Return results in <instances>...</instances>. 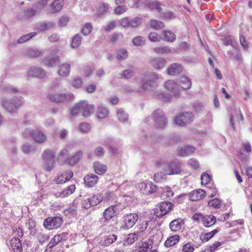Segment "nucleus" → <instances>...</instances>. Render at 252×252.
<instances>
[{
	"label": "nucleus",
	"instance_id": "7ed1b4c3",
	"mask_svg": "<svg viewBox=\"0 0 252 252\" xmlns=\"http://www.w3.org/2000/svg\"><path fill=\"white\" fill-rule=\"evenodd\" d=\"M24 98L22 96L12 98L3 97L1 99V105L9 113L14 112L24 103Z\"/></svg>",
	"mask_w": 252,
	"mask_h": 252
},
{
	"label": "nucleus",
	"instance_id": "69168bd1",
	"mask_svg": "<svg viewBox=\"0 0 252 252\" xmlns=\"http://www.w3.org/2000/svg\"><path fill=\"white\" fill-rule=\"evenodd\" d=\"M141 23L142 19L140 18L134 17L129 19V27L137 28L141 24Z\"/></svg>",
	"mask_w": 252,
	"mask_h": 252
},
{
	"label": "nucleus",
	"instance_id": "39448f33",
	"mask_svg": "<svg viewBox=\"0 0 252 252\" xmlns=\"http://www.w3.org/2000/svg\"><path fill=\"white\" fill-rule=\"evenodd\" d=\"M194 115L189 112H185L176 116L174 120L176 125L185 127L190 124L193 120Z\"/></svg>",
	"mask_w": 252,
	"mask_h": 252
},
{
	"label": "nucleus",
	"instance_id": "4be33fe9",
	"mask_svg": "<svg viewBox=\"0 0 252 252\" xmlns=\"http://www.w3.org/2000/svg\"><path fill=\"white\" fill-rule=\"evenodd\" d=\"M205 195V191L202 189L194 190L189 194L190 199L194 201L203 199Z\"/></svg>",
	"mask_w": 252,
	"mask_h": 252
},
{
	"label": "nucleus",
	"instance_id": "412c9836",
	"mask_svg": "<svg viewBox=\"0 0 252 252\" xmlns=\"http://www.w3.org/2000/svg\"><path fill=\"white\" fill-rule=\"evenodd\" d=\"M77 204L78 201H75L71 206L65 209L64 211L65 215L69 218L74 217L77 215L78 212H81L80 207Z\"/></svg>",
	"mask_w": 252,
	"mask_h": 252
},
{
	"label": "nucleus",
	"instance_id": "09e8293b",
	"mask_svg": "<svg viewBox=\"0 0 252 252\" xmlns=\"http://www.w3.org/2000/svg\"><path fill=\"white\" fill-rule=\"evenodd\" d=\"M117 116L118 120L122 123L126 122L128 120V114L121 108L117 110Z\"/></svg>",
	"mask_w": 252,
	"mask_h": 252
},
{
	"label": "nucleus",
	"instance_id": "e433bc0d",
	"mask_svg": "<svg viewBox=\"0 0 252 252\" xmlns=\"http://www.w3.org/2000/svg\"><path fill=\"white\" fill-rule=\"evenodd\" d=\"M194 251V245L191 242H188L183 243L178 252H193Z\"/></svg>",
	"mask_w": 252,
	"mask_h": 252
},
{
	"label": "nucleus",
	"instance_id": "cd10ccee",
	"mask_svg": "<svg viewBox=\"0 0 252 252\" xmlns=\"http://www.w3.org/2000/svg\"><path fill=\"white\" fill-rule=\"evenodd\" d=\"M55 23L51 21L44 22L39 23L36 27V29L40 32L49 30L54 28Z\"/></svg>",
	"mask_w": 252,
	"mask_h": 252
},
{
	"label": "nucleus",
	"instance_id": "f8f14e48",
	"mask_svg": "<svg viewBox=\"0 0 252 252\" xmlns=\"http://www.w3.org/2000/svg\"><path fill=\"white\" fill-rule=\"evenodd\" d=\"M173 204L169 202H161L157 207L155 214L158 217L166 215L172 208Z\"/></svg>",
	"mask_w": 252,
	"mask_h": 252
},
{
	"label": "nucleus",
	"instance_id": "f704fd0d",
	"mask_svg": "<svg viewBox=\"0 0 252 252\" xmlns=\"http://www.w3.org/2000/svg\"><path fill=\"white\" fill-rule=\"evenodd\" d=\"M179 82L180 85H179V86L180 90L182 89H188L191 87V81L186 76H182L181 77Z\"/></svg>",
	"mask_w": 252,
	"mask_h": 252
},
{
	"label": "nucleus",
	"instance_id": "f3484780",
	"mask_svg": "<svg viewBox=\"0 0 252 252\" xmlns=\"http://www.w3.org/2000/svg\"><path fill=\"white\" fill-rule=\"evenodd\" d=\"M67 235L68 234L66 233H62L61 234L55 235L47 245V249L52 250L53 247L60 242L65 241Z\"/></svg>",
	"mask_w": 252,
	"mask_h": 252
},
{
	"label": "nucleus",
	"instance_id": "5fc2aeb1",
	"mask_svg": "<svg viewBox=\"0 0 252 252\" xmlns=\"http://www.w3.org/2000/svg\"><path fill=\"white\" fill-rule=\"evenodd\" d=\"M155 97L157 98L162 101H168L171 99V96L168 94H163L159 91L154 92L153 94Z\"/></svg>",
	"mask_w": 252,
	"mask_h": 252
},
{
	"label": "nucleus",
	"instance_id": "b1692460",
	"mask_svg": "<svg viewBox=\"0 0 252 252\" xmlns=\"http://www.w3.org/2000/svg\"><path fill=\"white\" fill-rule=\"evenodd\" d=\"M75 189V185H71L63 190L56 192L55 195L56 197L64 198L73 193Z\"/></svg>",
	"mask_w": 252,
	"mask_h": 252
},
{
	"label": "nucleus",
	"instance_id": "c756f323",
	"mask_svg": "<svg viewBox=\"0 0 252 252\" xmlns=\"http://www.w3.org/2000/svg\"><path fill=\"white\" fill-rule=\"evenodd\" d=\"M220 230V228L217 227L211 232L201 233L200 235V239L203 242H207L214 237V236Z\"/></svg>",
	"mask_w": 252,
	"mask_h": 252
},
{
	"label": "nucleus",
	"instance_id": "6e6d98bb",
	"mask_svg": "<svg viewBox=\"0 0 252 252\" xmlns=\"http://www.w3.org/2000/svg\"><path fill=\"white\" fill-rule=\"evenodd\" d=\"M138 234L136 233H130L127 235L125 240V244L130 245L138 239Z\"/></svg>",
	"mask_w": 252,
	"mask_h": 252
},
{
	"label": "nucleus",
	"instance_id": "4468645a",
	"mask_svg": "<svg viewBox=\"0 0 252 252\" xmlns=\"http://www.w3.org/2000/svg\"><path fill=\"white\" fill-rule=\"evenodd\" d=\"M150 63L155 69L160 70L166 66L167 61L162 57H154L151 59Z\"/></svg>",
	"mask_w": 252,
	"mask_h": 252
},
{
	"label": "nucleus",
	"instance_id": "9d476101",
	"mask_svg": "<svg viewBox=\"0 0 252 252\" xmlns=\"http://www.w3.org/2000/svg\"><path fill=\"white\" fill-rule=\"evenodd\" d=\"M138 215L136 213H130L124 216L123 223L122 228L128 229L131 228L138 220Z\"/></svg>",
	"mask_w": 252,
	"mask_h": 252
},
{
	"label": "nucleus",
	"instance_id": "2eb2a0df",
	"mask_svg": "<svg viewBox=\"0 0 252 252\" xmlns=\"http://www.w3.org/2000/svg\"><path fill=\"white\" fill-rule=\"evenodd\" d=\"M45 71L40 67L31 66L28 71V76L43 78L45 76Z\"/></svg>",
	"mask_w": 252,
	"mask_h": 252
},
{
	"label": "nucleus",
	"instance_id": "3c124183",
	"mask_svg": "<svg viewBox=\"0 0 252 252\" xmlns=\"http://www.w3.org/2000/svg\"><path fill=\"white\" fill-rule=\"evenodd\" d=\"M154 52L157 54H168L171 53L172 50L168 46L157 47L153 49Z\"/></svg>",
	"mask_w": 252,
	"mask_h": 252
},
{
	"label": "nucleus",
	"instance_id": "a19ab883",
	"mask_svg": "<svg viewBox=\"0 0 252 252\" xmlns=\"http://www.w3.org/2000/svg\"><path fill=\"white\" fill-rule=\"evenodd\" d=\"M162 35L163 36L164 40L169 42H172L176 39V36L175 34L170 31H163Z\"/></svg>",
	"mask_w": 252,
	"mask_h": 252
},
{
	"label": "nucleus",
	"instance_id": "79ce46f5",
	"mask_svg": "<svg viewBox=\"0 0 252 252\" xmlns=\"http://www.w3.org/2000/svg\"><path fill=\"white\" fill-rule=\"evenodd\" d=\"M59 62L58 57H47L43 62L44 65L48 67H53Z\"/></svg>",
	"mask_w": 252,
	"mask_h": 252
},
{
	"label": "nucleus",
	"instance_id": "c03bdc74",
	"mask_svg": "<svg viewBox=\"0 0 252 252\" xmlns=\"http://www.w3.org/2000/svg\"><path fill=\"white\" fill-rule=\"evenodd\" d=\"M55 160L42 159V167L47 172L50 171L54 167Z\"/></svg>",
	"mask_w": 252,
	"mask_h": 252
},
{
	"label": "nucleus",
	"instance_id": "423d86ee",
	"mask_svg": "<svg viewBox=\"0 0 252 252\" xmlns=\"http://www.w3.org/2000/svg\"><path fill=\"white\" fill-rule=\"evenodd\" d=\"M192 219L194 220L201 223L206 227H211L216 222V219L215 216L204 215L201 213L194 214Z\"/></svg>",
	"mask_w": 252,
	"mask_h": 252
},
{
	"label": "nucleus",
	"instance_id": "2f4dec72",
	"mask_svg": "<svg viewBox=\"0 0 252 252\" xmlns=\"http://www.w3.org/2000/svg\"><path fill=\"white\" fill-rule=\"evenodd\" d=\"M64 5L63 0H54L51 4L50 7L52 13L59 12Z\"/></svg>",
	"mask_w": 252,
	"mask_h": 252
},
{
	"label": "nucleus",
	"instance_id": "72a5a7b5",
	"mask_svg": "<svg viewBox=\"0 0 252 252\" xmlns=\"http://www.w3.org/2000/svg\"><path fill=\"white\" fill-rule=\"evenodd\" d=\"M180 237L178 235H174L167 238L164 242V246L169 248L177 244L180 241Z\"/></svg>",
	"mask_w": 252,
	"mask_h": 252
},
{
	"label": "nucleus",
	"instance_id": "f257e3e1",
	"mask_svg": "<svg viewBox=\"0 0 252 252\" xmlns=\"http://www.w3.org/2000/svg\"><path fill=\"white\" fill-rule=\"evenodd\" d=\"M148 79L138 88H131L130 87L126 88V92L127 93L137 92L141 94H145L148 91L153 90L157 87L156 81L159 79V75L156 72H153L147 77Z\"/></svg>",
	"mask_w": 252,
	"mask_h": 252
},
{
	"label": "nucleus",
	"instance_id": "ddd939ff",
	"mask_svg": "<svg viewBox=\"0 0 252 252\" xmlns=\"http://www.w3.org/2000/svg\"><path fill=\"white\" fill-rule=\"evenodd\" d=\"M139 187L142 193L146 195L154 193L157 190V186L151 182L141 183Z\"/></svg>",
	"mask_w": 252,
	"mask_h": 252
},
{
	"label": "nucleus",
	"instance_id": "dca6fc26",
	"mask_svg": "<svg viewBox=\"0 0 252 252\" xmlns=\"http://www.w3.org/2000/svg\"><path fill=\"white\" fill-rule=\"evenodd\" d=\"M164 172L167 175L177 174L181 172V167L178 163L174 162H171L164 166Z\"/></svg>",
	"mask_w": 252,
	"mask_h": 252
},
{
	"label": "nucleus",
	"instance_id": "bb28decb",
	"mask_svg": "<svg viewBox=\"0 0 252 252\" xmlns=\"http://www.w3.org/2000/svg\"><path fill=\"white\" fill-rule=\"evenodd\" d=\"M83 154L82 151H77L73 156L69 157L66 159V162L71 166L76 164L81 158Z\"/></svg>",
	"mask_w": 252,
	"mask_h": 252
},
{
	"label": "nucleus",
	"instance_id": "aec40b11",
	"mask_svg": "<svg viewBox=\"0 0 252 252\" xmlns=\"http://www.w3.org/2000/svg\"><path fill=\"white\" fill-rule=\"evenodd\" d=\"M150 239H149V241H151L152 242L153 245H157L160 243L161 242L163 234L161 231L157 230V229H153L150 232Z\"/></svg>",
	"mask_w": 252,
	"mask_h": 252
},
{
	"label": "nucleus",
	"instance_id": "0e129e2a",
	"mask_svg": "<svg viewBox=\"0 0 252 252\" xmlns=\"http://www.w3.org/2000/svg\"><path fill=\"white\" fill-rule=\"evenodd\" d=\"M148 37L152 42H158L161 40V36L156 32H152L149 34Z\"/></svg>",
	"mask_w": 252,
	"mask_h": 252
},
{
	"label": "nucleus",
	"instance_id": "a211bd4d",
	"mask_svg": "<svg viewBox=\"0 0 252 252\" xmlns=\"http://www.w3.org/2000/svg\"><path fill=\"white\" fill-rule=\"evenodd\" d=\"M183 70L182 65L178 63H173L166 68L167 74L171 76H176L179 74L183 71Z\"/></svg>",
	"mask_w": 252,
	"mask_h": 252
},
{
	"label": "nucleus",
	"instance_id": "a878e982",
	"mask_svg": "<svg viewBox=\"0 0 252 252\" xmlns=\"http://www.w3.org/2000/svg\"><path fill=\"white\" fill-rule=\"evenodd\" d=\"M71 65L68 63H63L59 66L58 74L61 77H67L70 72Z\"/></svg>",
	"mask_w": 252,
	"mask_h": 252
},
{
	"label": "nucleus",
	"instance_id": "ea45409f",
	"mask_svg": "<svg viewBox=\"0 0 252 252\" xmlns=\"http://www.w3.org/2000/svg\"><path fill=\"white\" fill-rule=\"evenodd\" d=\"M82 36L79 34H76L71 38V48L73 49H77L81 44Z\"/></svg>",
	"mask_w": 252,
	"mask_h": 252
},
{
	"label": "nucleus",
	"instance_id": "680f3d73",
	"mask_svg": "<svg viewBox=\"0 0 252 252\" xmlns=\"http://www.w3.org/2000/svg\"><path fill=\"white\" fill-rule=\"evenodd\" d=\"M93 30V26L91 23H86L82 26L81 32L84 35L90 34Z\"/></svg>",
	"mask_w": 252,
	"mask_h": 252
},
{
	"label": "nucleus",
	"instance_id": "e2e57ef3",
	"mask_svg": "<svg viewBox=\"0 0 252 252\" xmlns=\"http://www.w3.org/2000/svg\"><path fill=\"white\" fill-rule=\"evenodd\" d=\"M127 9V6L126 5H118L114 8V13L116 15H120L125 13Z\"/></svg>",
	"mask_w": 252,
	"mask_h": 252
},
{
	"label": "nucleus",
	"instance_id": "bf43d9fd",
	"mask_svg": "<svg viewBox=\"0 0 252 252\" xmlns=\"http://www.w3.org/2000/svg\"><path fill=\"white\" fill-rule=\"evenodd\" d=\"M167 174H166V172H164L163 169V172H159L155 174L154 175V180L157 183L162 182L165 180Z\"/></svg>",
	"mask_w": 252,
	"mask_h": 252
},
{
	"label": "nucleus",
	"instance_id": "473e14b6",
	"mask_svg": "<svg viewBox=\"0 0 252 252\" xmlns=\"http://www.w3.org/2000/svg\"><path fill=\"white\" fill-rule=\"evenodd\" d=\"M184 221L181 219H177L172 220L169 225L170 228L172 231L176 232L181 229Z\"/></svg>",
	"mask_w": 252,
	"mask_h": 252
},
{
	"label": "nucleus",
	"instance_id": "7c9ffc66",
	"mask_svg": "<svg viewBox=\"0 0 252 252\" xmlns=\"http://www.w3.org/2000/svg\"><path fill=\"white\" fill-rule=\"evenodd\" d=\"M11 246L14 252H22L23 247L20 239L13 238L11 240Z\"/></svg>",
	"mask_w": 252,
	"mask_h": 252
},
{
	"label": "nucleus",
	"instance_id": "4d7b16f0",
	"mask_svg": "<svg viewBox=\"0 0 252 252\" xmlns=\"http://www.w3.org/2000/svg\"><path fill=\"white\" fill-rule=\"evenodd\" d=\"M150 24L151 27L156 30H159L164 27V24L163 22L156 20H151Z\"/></svg>",
	"mask_w": 252,
	"mask_h": 252
},
{
	"label": "nucleus",
	"instance_id": "a18cd8bd",
	"mask_svg": "<svg viewBox=\"0 0 252 252\" xmlns=\"http://www.w3.org/2000/svg\"><path fill=\"white\" fill-rule=\"evenodd\" d=\"M1 90L4 94H15L19 92L17 88L9 84L3 86Z\"/></svg>",
	"mask_w": 252,
	"mask_h": 252
},
{
	"label": "nucleus",
	"instance_id": "37998d69",
	"mask_svg": "<svg viewBox=\"0 0 252 252\" xmlns=\"http://www.w3.org/2000/svg\"><path fill=\"white\" fill-rule=\"evenodd\" d=\"M21 150L25 154H31L35 151L34 146L28 143L23 144L21 147Z\"/></svg>",
	"mask_w": 252,
	"mask_h": 252
},
{
	"label": "nucleus",
	"instance_id": "5701e85b",
	"mask_svg": "<svg viewBox=\"0 0 252 252\" xmlns=\"http://www.w3.org/2000/svg\"><path fill=\"white\" fill-rule=\"evenodd\" d=\"M98 179V178L97 175L90 173L85 176L84 180L86 186L91 188L96 184Z\"/></svg>",
	"mask_w": 252,
	"mask_h": 252
},
{
	"label": "nucleus",
	"instance_id": "13d9d810",
	"mask_svg": "<svg viewBox=\"0 0 252 252\" xmlns=\"http://www.w3.org/2000/svg\"><path fill=\"white\" fill-rule=\"evenodd\" d=\"M70 83L74 88H80L83 85V79L81 77H79L78 76H76L71 80Z\"/></svg>",
	"mask_w": 252,
	"mask_h": 252
},
{
	"label": "nucleus",
	"instance_id": "c9c22d12",
	"mask_svg": "<svg viewBox=\"0 0 252 252\" xmlns=\"http://www.w3.org/2000/svg\"><path fill=\"white\" fill-rule=\"evenodd\" d=\"M94 168L95 172L98 175L104 174L107 169L106 165L98 161L95 162L94 163Z\"/></svg>",
	"mask_w": 252,
	"mask_h": 252
},
{
	"label": "nucleus",
	"instance_id": "393cba45",
	"mask_svg": "<svg viewBox=\"0 0 252 252\" xmlns=\"http://www.w3.org/2000/svg\"><path fill=\"white\" fill-rule=\"evenodd\" d=\"M164 87L168 91L173 93L177 94L180 91L179 84L172 80H169L165 82Z\"/></svg>",
	"mask_w": 252,
	"mask_h": 252
},
{
	"label": "nucleus",
	"instance_id": "c85d7f7f",
	"mask_svg": "<svg viewBox=\"0 0 252 252\" xmlns=\"http://www.w3.org/2000/svg\"><path fill=\"white\" fill-rule=\"evenodd\" d=\"M194 151V147L190 145H186L178 150V155L182 157H186L192 154Z\"/></svg>",
	"mask_w": 252,
	"mask_h": 252
},
{
	"label": "nucleus",
	"instance_id": "338daca9",
	"mask_svg": "<svg viewBox=\"0 0 252 252\" xmlns=\"http://www.w3.org/2000/svg\"><path fill=\"white\" fill-rule=\"evenodd\" d=\"M109 6L107 3L100 4L97 10V14L100 16L105 13L109 9Z\"/></svg>",
	"mask_w": 252,
	"mask_h": 252
},
{
	"label": "nucleus",
	"instance_id": "6e6552de",
	"mask_svg": "<svg viewBox=\"0 0 252 252\" xmlns=\"http://www.w3.org/2000/svg\"><path fill=\"white\" fill-rule=\"evenodd\" d=\"M48 98L52 102L62 103L67 100L73 99L74 95L70 92L66 93H50L48 95Z\"/></svg>",
	"mask_w": 252,
	"mask_h": 252
},
{
	"label": "nucleus",
	"instance_id": "8fccbe9b",
	"mask_svg": "<svg viewBox=\"0 0 252 252\" xmlns=\"http://www.w3.org/2000/svg\"><path fill=\"white\" fill-rule=\"evenodd\" d=\"M92 206H94L100 203L103 200V196L100 193L94 194L91 197H89Z\"/></svg>",
	"mask_w": 252,
	"mask_h": 252
},
{
	"label": "nucleus",
	"instance_id": "f03ea898",
	"mask_svg": "<svg viewBox=\"0 0 252 252\" xmlns=\"http://www.w3.org/2000/svg\"><path fill=\"white\" fill-rule=\"evenodd\" d=\"M94 105L89 104L86 100H81L77 102L71 109L70 114L75 116L79 112L86 117H89L94 112Z\"/></svg>",
	"mask_w": 252,
	"mask_h": 252
},
{
	"label": "nucleus",
	"instance_id": "1a4fd4ad",
	"mask_svg": "<svg viewBox=\"0 0 252 252\" xmlns=\"http://www.w3.org/2000/svg\"><path fill=\"white\" fill-rule=\"evenodd\" d=\"M118 206L117 205H112L106 208L103 213V218L101 221L103 224L105 225L107 224L114 217L118 214Z\"/></svg>",
	"mask_w": 252,
	"mask_h": 252
},
{
	"label": "nucleus",
	"instance_id": "9b49d317",
	"mask_svg": "<svg viewBox=\"0 0 252 252\" xmlns=\"http://www.w3.org/2000/svg\"><path fill=\"white\" fill-rule=\"evenodd\" d=\"M62 223V218L60 217H49L44 220V226L46 228L51 230L59 228Z\"/></svg>",
	"mask_w": 252,
	"mask_h": 252
},
{
	"label": "nucleus",
	"instance_id": "864d4df0",
	"mask_svg": "<svg viewBox=\"0 0 252 252\" xmlns=\"http://www.w3.org/2000/svg\"><path fill=\"white\" fill-rule=\"evenodd\" d=\"M152 242L151 241H146L142 243L141 247H140L138 252H149L151 251L152 248Z\"/></svg>",
	"mask_w": 252,
	"mask_h": 252
},
{
	"label": "nucleus",
	"instance_id": "0eeeda50",
	"mask_svg": "<svg viewBox=\"0 0 252 252\" xmlns=\"http://www.w3.org/2000/svg\"><path fill=\"white\" fill-rule=\"evenodd\" d=\"M154 125L157 128H163L167 124L166 117L162 110L158 109L152 114Z\"/></svg>",
	"mask_w": 252,
	"mask_h": 252
},
{
	"label": "nucleus",
	"instance_id": "49530a36",
	"mask_svg": "<svg viewBox=\"0 0 252 252\" xmlns=\"http://www.w3.org/2000/svg\"><path fill=\"white\" fill-rule=\"evenodd\" d=\"M75 201H78L77 205L80 206L81 211L83 209H88L92 206L90 198L82 199L80 203H79V200H75Z\"/></svg>",
	"mask_w": 252,
	"mask_h": 252
},
{
	"label": "nucleus",
	"instance_id": "052dcab7",
	"mask_svg": "<svg viewBox=\"0 0 252 252\" xmlns=\"http://www.w3.org/2000/svg\"><path fill=\"white\" fill-rule=\"evenodd\" d=\"M26 54L30 57L34 58L39 57L41 53L36 49L30 48L27 51Z\"/></svg>",
	"mask_w": 252,
	"mask_h": 252
},
{
	"label": "nucleus",
	"instance_id": "603ef678",
	"mask_svg": "<svg viewBox=\"0 0 252 252\" xmlns=\"http://www.w3.org/2000/svg\"><path fill=\"white\" fill-rule=\"evenodd\" d=\"M55 152L49 149L44 151L42 154V159H48L54 160Z\"/></svg>",
	"mask_w": 252,
	"mask_h": 252
},
{
	"label": "nucleus",
	"instance_id": "20e7f679",
	"mask_svg": "<svg viewBox=\"0 0 252 252\" xmlns=\"http://www.w3.org/2000/svg\"><path fill=\"white\" fill-rule=\"evenodd\" d=\"M23 136L26 138L32 137L34 141L39 143H44L47 140V136L39 129L27 128L23 132Z\"/></svg>",
	"mask_w": 252,
	"mask_h": 252
},
{
	"label": "nucleus",
	"instance_id": "6ab92c4d",
	"mask_svg": "<svg viewBox=\"0 0 252 252\" xmlns=\"http://www.w3.org/2000/svg\"><path fill=\"white\" fill-rule=\"evenodd\" d=\"M73 175L72 171L70 170L65 171L64 173L59 174L55 179V182L57 184L64 183L69 180Z\"/></svg>",
	"mask_w": 252,
	"mask_h": 252
},
{
	"label": "nucleus",
	"instance_id": "4c0bfd02",
	"mask_svg": "<svg viewBox=\"0 0 252 252\" xmlns=\"http://www.w3.org/2000/svg\"><path fill=\"white\" fill-rule=\"evenodd\" d=\"M108 113L109 112L108 109L104 106H100L97 108L96 116L97 118L99 119H102L106 118L108 116Z\"/></svg>",
	"mask_w": 252,
	"mask_h": 252
},
{
	"label": "nucleus",
	"instance_id": "774afa93",
	"mask_svg": "<svg viewBox=\"0 0 252 252\" xmlns=\"http://www.w3.org/2000/svg\"><path fill=\"white\" fill-rule=\"evenodd\" d=\"M69 21V18L67 15L61 16L58 20V25L61 27H63L67 25Z\"/></svg>",
	"mask_w": 252,
	"mask_h": 252
},
{
	"label": "nucleus",
	"instance_id": "58836bf2",
	"mask_svg": "<svg viewBox=\"0 0 252 252\" xmlns=\"http://www.w3.org/2000/svg\"><path fill=\"white\" fill-rule=\"evenodd\" d=\"M76 129L81 133L86 134L91 131V126L89 124L82 123L77 126Z\"/></svg>",
	"mask_w": 252,
	"mask_h": 252
},
{
	"label": "nucleus",
	"instance_id": "de8ad7c7",
	"mask_svg": "<svg viewBox=\"0 0 252 252\" xmlns=\"http://www.w3.org/2000/svg\"><path fill=\"white\" fill-rule=\"evenodd\" d=\"M116 58L119 60H124L128 57V52L126 49L123 48L115 51Z\"/></svg>",
	"mask_w": 252,
	"mask_h": 252
}]
</instances>
